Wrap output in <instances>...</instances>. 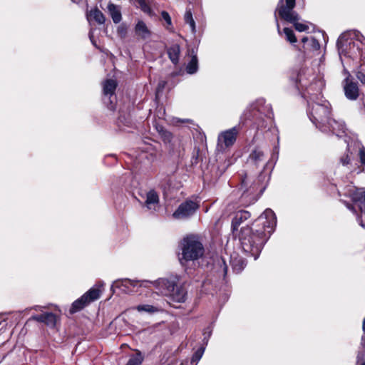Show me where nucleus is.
Wrapping results in <instances>:
<instances>
[{
	"mask_svg": "<svg viewBox=\"0 0 365 365\" xmlns=\"http://www.w3.org/2000/svg\"><path fill=\"white\" fill-rule=\"evenodd\" d=\"M139 4L140 9L145 14L151 15L152 9L150 6L148 4L145 0H137L136 1Z\"/></svg>",
	"mask_w": 365,
	"mask_h": 365,
	"instance_id": "7c9ffc66",
	"label": "nucleus"
},
{
	"mask_svg": "<svg viewBox=\"0 0 365 365\" xmlns=\"http://www.w3.org/2000/svg\"><path fill=\"white\" fill-rule=\"evenodd\" d=\"M302 42L304 43V48H306L308 43H310V38H309L308 37H303L302 39Z\"/></svg>",
	"mask_w": 365,
	"mask_h": 365,
	"instance_id": "37998d69",
	"label": "nucleus"
},
{
	"mask_svg": "<svg viewBox=\"0 0 365 365\" xmlns=\"http://www.w3.org/2000/svg\"><path fill=\"white\" fill-rule=\"evenodd\" d=\"M205 348L204 346H201L192 355V357L190 360V365H197L198 361L202 358Z\"/></svg>",
	"mask_w": 365,
	"mask_h": 365,
	"instance_id": "cd10ccee",
	"label": "nucleus"
},
{
	"mask_svg": "<svg viewBox=\"0 0 365 365\" xmlns=\"http://www.w3.org/2000/svg\"><path fill=\"white\" fill-rule=\"evenodd\" d=\"M325 126L327 128L326 132L331 131L338 137L345 134L346 127L343 121H337L330 118L325 123Z\"/></svg>",
	"mask_w": 365,
	"mask_h": 365,
	"instance_id": "4468645a",
	"label": "nucleus"
},
{
	"mask_svg": "<svg viewBox=\"0 0 365 365\" xmlns=\"http://www.w3.org/2000/svg\"><path fill=\"white\" fill-rule=\"evenodd\" d=\"M159 202V196L154 190H150L146 194V200L145 201V206L148 210L155 209V206Z\"/></svg>",
	"mask_w": 365,
	"mask_h": 365,
	"instance_id": "aec40b11",
	"label": "nucleus"
},
{
	"mask_svg": "<svg viewBox=\"0 0 365 365\" xmlns=\"http://www.w3.org/2000/svg\"><path fill=\"white\" fill-rule=\"evenodd\" d=\"M6 325V324L5 318L4 317L3 315H0V326H1L0 330L2 328H4Z\"/></svg>",
	"mask_w": 365,
	"mask_h": 365,
	"instance_id": "79ce46f5",
	"label": "nucleus"
},
{
	"mask_svg": "<svg viewBox=\"0 0 365 365\" xmlns=\"http://www.w3.org/2000/svg\"><path fill=\"white\" fill-rule=\"evenodd\" d=\"M294 81L302 97L307 98L310 120L326 133L327 128L325 123L330 118L331 109L329 103L319 98L323 82L317 79L312 71L308 68L300 70Z\"/></svg>",
	"mask_w": 365,
	"mask_h": 365,
	"instance_id": "f257e3e1",
	"label": "nucleus"
},
{
	"mask_svg": "<svg viewBox=\"0 0 365 365\" xmlns=\"http://www.w3.org/2000/svg\"><path fill=\"white\" fill-rule=\"evenodd\" d=\"M135 309L140 312H145L149 314L159 312L161 310L158 307H155L150 304H140L135 307Z\"/></svg>",
	"mask_w": 365,
	"mask_h": 365,
	"instance_id": "a878e982",
	"label": "nucleus"
},
{
	"mask_svg": "<svg viewBox=\"0 0 365 365\" xmlns=\"http://www.w3.org/2000/svg\"><path fill=\"white\" fill-rule=\"evenodd\" d=\"M247 185H248V182H247V180L245 178L242 179L241 189L243 190V194H242L243 196L245 195L246 192H248V190L247 188Z\"/></svg>",
	"mask_w": 365,
	"mask_h": 365,
	"instance_id": "58836bf2",
	"label": "nucleus"
},
{
	"mask_svg": "<svg viewBox=\"0 0 365 365\" xmlns=\"http://www.w3.org/2000/svg\"><path fill=\"white\" fill-rule=\"evenodd\" d=\"M117 83L113 79H108L103 83V101L110 110H114L115 108V91Z\"/></svg>",
	"mask_w": 365,
	"mask_h": 365,
	"instance_id": "9b49d317",
	"label": "nucleus"
},
{
	"mask_svg": "<svg viewBox=\"0 0 365 365\" xmlns=\"http://www.w3.org/2000/svg\"><path fill=\"white\" fill-rule=\"evenodd\" d=\"M361 365H365V361L363 362Z\"/></svg>",
	"mask_w": 365,
	"mask_h": 365,
	"instance_id": "603ef678",
	"label": "nucleus"
},
{
	"mask_svg": "<svg viewBox=\"0 0 365 365\" xmlns=\"http://www.w3.org/2000/svg\"><path fill=\"white\" fill-rule=\"evenodd\" d=\"M349 161H350V158L349 157L348 155H345V156H343L341 158V163L344 165H348L349 163Z\"/></svg>",
	"mask_w": 365,
	"mask_h": 365,
	"instance_id": "a19ab883",
	"label": "nucleus"
},
{
	"mask_svg": "<svg viewBox=\"0 0 365 365\" xmlns=\"http://www.w3.org/2000/svg\"><path fill=\"white\" fill-rule=\"evenodd\" d=\"M282 5H284L283 3V0H280L278 3L277 7L281 6ZM277 10L278 11V8H277Z\"/></svg>",
	"mask_w": 365,
	"mask_h": 365,
	"instance_id": "de8ad7c7",
	"label": "nucleus"
},
{
	"mask_svg": "<svg viewBox=\"0 0 365 365\" xmlns=\"http://www.w3.org/2000/svg\"><path fill=\"white\" fill-rule=\"evenodd\" d=\"M247 163L250 166L255 167L257 168L259 167L263 168L262 171L258 176L257 182L255 184V187L257 185H263L269 181L270 171H266L269 163L266 160L264 153L261 148H256L251 152L247 160Z\"/></svg>",
	"mask_w": 365,
	"mask_h": 365,
	"instance_id": "39448f33",
	"label": "nucleus"
},
{
	"mask_svg": "<svg viewBox=\"0 0 365 365\" xmlns=\"http://www.w3.org/2000/svg\"><path fill=\"white\" fill-rule=\"evenodd\" d=\"M232 269L237 273L242 272L247 265V262L242 257H231Z\"/></svg>",
	"mask_w": 365,
	"mask_h": 365,
	"instance_id": "5701e85b",
	"label": "nucleus"
},
{
	"mask_svg": "<svg viewBox=\"0 0 365 365\" xmlns=\"http://www.w3.org/2000/svg\"><path fill=\"white\" fill-rule=\"evenodd\" d=\"M218 264L219 265H220V267H222V274L224 276L226 275L227 274V266L225 262V260L223 259H220L219 261H218Z\"/></svg>",
	"mask_w": 365,
	"mask_h": 365,
	"instance_id": "e433bc0d",
	"label": "nucleus"
},
{
	"mask_svg": "<svg viewBox=\"0 0 365 365\" xmlns=\"http://www.w3.org/2000/svg\"><path fill=\"white\" fill-rule=\"evenodd\" d=\"M152 284L159 293L167 296L174 302L182 303L186 300L187 292L182 285L178 284V279H159L154 282L142 281L140 286L149 287Z\"/></svg>",
	"mask_w": 365,
	"mask_h": 365,
	"instance_id": "7ed1b4c3",
	"label": "nucleus"
},
{
	"mask_svg": "<svg viewBox=\"0 0 365 365\" xmlns=\"http://www.w3.org/2000/svg\"><path fill=\"white\" fill-rule=\"evenodd\" d=\"M251 215L248 211L240 210L236 212L232 220V230L233 234H236L238 227L245 221L250 217Z\"/></svg>",
	"mask_w": 365,
	"mask_h": 365,
	"instance_id": "dca6fc26",
	"label": "nucleus"
},
{
	"mask_svg": "<svg viewBox=\"0 0 365 365\" xmlns=\"http://www.w3.org/2000/svg\"><path fill=\"white\" fill-rule=\"evenodd\" d=\"M167 53L172 63L176 65L179 61L180 53V46L177 43L172 45L168 48Z\"/></svg>",
	"mask_w": 365,
	"mask_h": 365,
	"instance_id": "4be33fe9",
	"label": "nucleus"
},
{
	"mask_svg": "<svg viewBox=\"0 0 365 365\" xmlns=\"http://www.w3.org/2000/svg\"><path fill=\"white\" fill-rule=\"evenodd\" d=\"M204 254V247L197 235H191L183 238L182 241L181 264L183 261H194L201 257Z\"/></svg>",
	"mask_w": 365,
	"mask_h": 365,
	"instance_id": "20e7f679",
	"label": "nucleus"
},
{
	"mask_svg": "<svg viewBox=\"0 0 365 365\" xmlns=\"http://www.w3.org/2000/svg\"><path fill=\"white\" fill-rule=\"evenodd\" d=\"M122 118H123L122 116H120L118 118V123H123V124H124L125 125H128V123H129L128 120L127 118H125V117H123V119L125 120V122H124Z\"/></svg>",
	"mask_w": 365,
	"mask_h": 365,
	"instance_id": "c03bdc74",
	"label": "nucleus"
},
{
	"mask_svg": "<svg viewBox=\"0 0 365 365\" xmlns=\"http://www.w3.org/2000/svg\"><path fill=\"white\" fill-rule=\"evenodd\" d=\"M344 90L346 97L354 101L359 97V88L356 83L349 80V76L344 80Z\"/></svg>",
	"mask_w": 365,
	"mask_h": 365,
	"instance_id": "2eb2a0df",
	"label": "nucleus"
},
{
	"mask_svg": "<svg viewBox=\"0 0 365 365\" xmlns=\"http://www.w3.org/2000/svg\"><path fill=\"white\" fill-rule=\"evenodd\" d=\"M117 32L118 35L124 38L127 34V26L125 24H121L118 27Z\"/></svg>",
	"mask_w": 365,
	"mask_h": 365,
	"instance_id": "f704fd0d",
	"label": "nucleus"
},
{
	"mask_svg": "<svg viewBox=\"0 0 365 365\" xmlns=\"http://www.w3.org/2000/svg\"><path fill=\"white\" fill-rule=\"evenodd\" d=\"M93 31H91L89 32V38H90V39H91V42H92V43H93V45H95L96 43H95V41H93Z\"/></svg>",
	"mask_w": 365,
	"mask_h": 365,
	"instance_id": "a18cd8bd",
	"label": "nucleus"
},
{
	"mask_svg": "<svg viewBox=\"0 0 365 365\" xmlns=\"http://www.w3.org/2000/svg\"><path fill=\"white\" fill-rule=\"evenodd\" d=\"M362 343L365 346V336L362 337Z\"/></svg>",
	"mask_w": 365,
	"mask_h": 365,
	"instance_id": "09e8293b",
	"label": "nucleus"
},
{
	"mask_svg": "<svg viewBox=\"0 0 365 365\" xmlns=\"http://www.w3.org/2000/svg\"><path fill=\"white\" fill-rule=\"evenodd\" d=\"M184 20L186 24H189V26L191 29L192 33L195 34L196 32L195 22L193 19L192 11L190 9H187L185 11V14L184 16Z\"/></svg>",
	"mask_w": 365,
	"mask_h": 365,
	"instance_id": "bb28decb",
	"label": "nucleus"
},
{
	"mask_svg": "<svg viewBox=\"0 0 365 365\" xmlns=\"http://www.w3.org/2000/svg\"><path fill=\"white\" fill-rule=\"evenodd\" d=\"M346 207H348V209L351 210H353L354 212H355V210L353 206L350 205L349 203H346Z\"/></svg>",
	"mask_w": 365,
	"mask_h": 365,
	"instance_id": "49530a36",
	"label": "nucleus"
},
{
	"mask_svg": "<svg viewBox=\"0 0 365 365\" xmlns=\"http://www.w3.org/2000/svg\"><path fill=\"white\" fill-rule=\"evenodd\" d=\"M344 195L349 196L354 203L359 207L361 215L357 217V220L359 225L365 228V190L350 186Z\"/></svg>",
	"mask_w": 365,
	"mask_h": 365,
	"instance_id": "1a4fd4ad",
	"label": "nucleus"
},
{
	"mask_svg": "<svg viewBox=\"0 0 365 365\" xmlns=\"http://www.w3.org/2000/svg\"><path fill=\"white\" fill-rule=\"evenodd\" d=\"M103 282H100L99 284H96L79 299L74 301L70 309V312L71 314L78 312L91 302L97 300L101 296L102 292L101 287H103Z\"/></svg>",
	"mask_w": 365,
	"mask_h": 365,
	"instance_id": "0eeeda50",
	"label": "nucleus"
},
{
	"mask_svg": "<svg viewBox=\"0 0 365 365\" xmlns=\"http://www.w3.org/2000/svg\"><path fill=\"white\" fill-rule=\"evenodd\" d=\"M320 48V44L318 41L314 38H310V43H308L305 49H310L312 51H318Z\"/></svg>",
	"mask_w": 365,
	"mask_h": 365,
	"instance_id": "2f4dec72",
	"label": "nucleus"
},
{
	"mask_svg": "<svg viewBox=\"0 0 365 365\" xmlns=\"http://www.w3.org/2000/svg\"><path fill=\"white\" fill-rule=\"evenodd\" d=\"M161 16L168 24L167 29H170V27L172 26V21L170 14L167 11H163L161 12Z\"/></svg>",
	"mask_w": 365,
	"mask_h": 365,
	"instance_id": "72a5a7b5",
	"label": "nucleus"
},
{
	"mask_svg": "<svg viewBox=\"0 0 365 365\" xmlns=\"http://www.w3.org/2000/svg\"><path fill=\"white\" fill-rule=\"evenodd\" d=\"M276 225L277 217L274 212L271 209H266L251 227H242L235 235L237 237L243 252L257 259L264 244L274 232Z\"/></svg>",
	"mask_w": 365,
	"mask_h": 365,
	"instance_id": "f03ea898",
	"label": "nucleus"
},
{
	"mask_svg": "<svg viewBox=\"0 0 365 365\" xmlns=\"http://www.w3.org/2000/svg\"><path fill=\"white\" fill-rule=\"evenodd\" d=\"M359 158L361 165L365 167V148L363 146L359 150Z\"/></svg>",
	"mask_w": 365,
	"mask_h": 365,
	"instance_id": "c9c22d12",
	"label": "nucleus"
},
{
	"mask_svg": "<svg viewBox=\"0 0 365 365\" xmlns=\"http://www.w3.org/2000/svg\"><path fill=\"white\" fill-rule=\"evenodd\" d=\"M130 286H135L134 281L129 279H122L114 281L110 289L113 292H114L115 288L122 289L123 291L125 292Z\"/></svg>",
	"mask_w": 365,
	"mask_h": 365,
	"instance_id": "412c9836",
	"label": "nucleus"
},
{
	"mask_svg": "<svg viewBox=\"0 0 365 365\" xmlns=\"http://www.w3.org/2000/svg\"><path fill=\"white\" fill-rule=\"evenodd\" d=\"M204 340H206V344H207V340H208V339H207V337H206V336H205V337H204Z\"/></svg>",
	"mask_w": 365,
	"mask_h": 365,
	"instance_id": "3c124183",
	"label": "nucleus"
},
{
	"mask_svg": "<svg viewBox=\"0 0 365 365\" xmlns=\"http://www.w3.org/2000/svg\"><path fill=\"white\" fill-rule=\"evenodd\" d=\"M199 205L196 202L190 200H185L178 206L173 216L176 220L187 219L195 213Z\"/></svg>",
	"mask_w": 365,
	"mask_h": 365,
	"instance_id": "ddd939ff",
	"label": "nucleus"
},
{
	"mask_svg": "<svg viewBox=\"0 0 365 365\" xmlns=\"http://www.w3.org/2000/svg\"><path fill=\"white\" fill-rule=\"evenodd\" d=\"M198 69V61L197 55H192L191 60L186 66V71L189 74H193L197 72Z\"/></svg>",
	"mask_w": 365,
	"mask_h": 365,
	"instance_id": "b1692460",
	"label": "nucleus"
},
{
	"mask_svg": "<svg viewBox=\"0 0 365 365\" xmlns=\"http://www.w3.org/2000/svg\"><path fill=\"white\" fill-rule=\"evenodd\" d=\"M295 4V0H286V5H282L278 7V14L282 19L293 24L297 31L299 32L305 31L309 29V26L298 22L299 16L298 14L294 11Z\"/></svg>",
	"mask_w": 365,
	"mask_h": 365,
	"instance_id": "423d86ee",
	"label": "nucleus"
},
{
	"mask_svg": "<svg viewBox=\"0 0 365 365\" xmlns=\"http://www.w3.org/2000/svg\"><path fill=\"white\" fill-rule=\"evenodd\" d=\"M159 134L160 135L161 138L165 143H170L173 138V134L165 130L163 128L160 127L159 129L158 128Z\"/></svg>",
	"mask_w": 365,
	"mask_h": 365,
	"instance_id": "c85d7f7f",
	"label": "nucleus"
},
{
	"mask_svg": "<svg viewBox=\"0 0 365 365\" xmlns=\"http://www.w3.org/2000/svg\"><path fill=\"white\" fill-rule=\"evenodd\" d=\"M30 319L39 322H43L48 326L53 327L56 324V315L51 312H45L39 315L33 316Z\"/></svg>",
	"mask_w": 365,
	"mask_h": 365,
	"instance_id": "a211bd4d",
	"label": "nucleus"
},
{
	"mask_svg": "<svg viewBox=\"0 0 365 365\" xmlns=\"http://www.w3.org/2000/svg\"><path fill=\"white\" fill-rule=\"evenodd\" d=\"M354 38H356V41L362 43V38H364V36L356 31H347L340 35L336 43L340 57H341L342 55L347 56L349 53V52L346 51L347 47H350L351 44L354 46L355 43L353 41Z\"/></svg>",
	"mask_w": 365,
	"mask_h": 365,
	"instance_id": "9d476101",
	"label": "nucleus"
},
{
	"mask_svg": "<svg viewBox=\"0 0 365 365\" xmlns=\"http://www.w3.org/2000/svg\"><path fill=\"white\" fill-rule=\"evenodd\" d=\"M262 114H264L269 118L272 115L270 106L269 105L264 106V101L263 99L258 100L255 103L251 104L243 112L240 120L245 121L247 120L262 118Z\"/></svg>",
	"mask_w": 365,
	"mask_h": 365,
	"instance_id": "6e6552de",
	"label": "nucleus"
},
{
	"mask_svg": "<svg viewBox=\"0 0 365 365\" xmlns=\"http://www.w3.org/2000/svg\"><path fill=\"white\" fill-rule=\"evenodd\" d=\"M90 16L99 24H103L106 21L104 14L97 8L90 11Z\"/></svg>",
	"mask_w": 365,
	"mask_h": 365,
	"instance_id": "393cba45",
	"label": "nucleus"
},
{
	"mask_svg": "<svg viewBox=\"0 0 365 365\" xmlns=\"http://www.w3.org/2000/svg\"><path fill=\"white\" fill-rule=\"evenodd\" d=\"M276 152L277 154H278V150L277 148H274V153Z\"/></svg>",
	"mask_w": 365,
	"mask_h": 365,
	"instance_id": "8fccbe9b",
	"label": "nucleus"
},
{
	"mask_svg": "<svg viewBox=\"0 0 365 365\" xmlns=\"http://www.w3.org/2000/svg\"><path fill=\"white\" fill-rule=\"evenodd\" d=\"M141 362L142 357L140 354H138L130 358L126 365H140Z\"/></svg>",
	"mask_w": 365,
	"mask_h": 365,
	"instance_id": "473e14b6",
	"label": "nucleus"
},
{
	"mask_svg": "<svg viewBox=\"0 0 365 365\" xmlns=\"http://www.w3.org/2000/svg\"><path fill=\"white\" fill-rule=\"evenodd\" d=\"M284 34H285L286 39L291 43L297 42V38L294 35L293 30L289 28H284L283 29Z\"/></svg>",
	"mask_w": 365,
	"mask_h": 365,
	"instance_id": "c756f323",
	"label": "nucleus"
},
{
	"mask_svg": "<svg viewBox=\"0 0 365 365\" xmlns=\"http://www.w3.org/2000/svg\"><path fill=\"white\" fill-rule=\"evenodd\" d=\"M109 15L115 24H118L122 19L120 7L113 3H109L107 6Z\"/></svg>",
	"mask_w": 365,
	"mask_h": 365,
	"instance_id": "6ab92c4d",
	"label": "nucleus"
},
{
	"mask_svg": "<svg viewBox=\"0 0 365 365\" xmlns=\"http://www.w3.org/2000/svg\"><path fill=\"white\" fill-rule=\"evenodd\" d=\"M134 30L135 35L141 39H147L151 36L150 30L147 26L146 24L142 20L138 21Z\"/></svg>",
	"mask_w": 365,
	"mask_h": 365,
	"instance_id": "f3484780",
	"label": "nucleus"
},
{
	"mask_svg": "<svg viewBox=\"0 0 365 365\" xmlns=\"http://www.w3.org/2000/svg\"><path fill=\"white\" fill-rule=\"evenodd\" d=\"M240 130V125L221 132L217 137V145L221 148L231 147L235 143Z\"/></svg>",
	"mask_w": 365,
	"mask_h": 365,
	"instance_id": "f8f14e48",
	"label": "nucleus"
},
{
	"mask_svg": "<svg viewBox=\"0 0 365 365\" xmlns=\"http://www.w3.org/2000/svg\"><path fill=\"white\" fill-rule=\"evenodd\" d=\"M357 78L361 81L362 84L365 85V73L361 71H359L356 73Z\"/></svg>",
	"mask_w": 365,
	"mask_h": 365,
	"instance_id": "4c0bfd02",
	"label": "nucleus"
},
{
	"mask_svg": "<svg viewBox=\"0 0 365 365\" xmlns=\"http://www.w3.org/2000/svg\"><path fill=\"white\" fill-rule=\"evenodd\" d=\"M166 81H159L158 84V88H157V92H160V91H162L164 88L166 86Z\"/></svg>",
	"mask_w": 365,
	"mask_h": 365,
	"instance_id": "ea45409f",
	"label": "nucleus"
}]
</instances>
